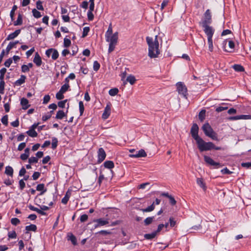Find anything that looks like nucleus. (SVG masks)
<instances>
[{
	"mask_svg": "<svg viewBox=\"0 0 251 251\" xmlns=\"http://www.w3.org/2000/svg\"><path fill=\"white\" fill-rule=\"evenodd\" d=\"M118 92H119V90L117 88H115L111 89L109 91V94L111 96H114L118 94Z\"/></svg>",
	"mask_w": 251,
	"mask_h": 251,
	"instance_id": "nucleus-32",
	"label": "nucleus"
},
{
	"mask_svg": "<svg viewBox=\"0 0 251 251\" xmlns=\"http://www.w3.org/2000/svg\"><path fill=\"white\" fill-rule=\"evenodd\" d=\"M227 108H228L226 106H225V107H224V106H219V107L216 108V111L217 112H221V111H224L225 110H226Z\"/></svg>",
	"mask_w": 251,
	"mask_h": 251,
	"instance_id": "nucleus-57",
	"label": "nucleus"
},
{
	"mask_svg": "<svg viewBox=\"0 0 251 251\" xmlns=\"http://www.w3.org/2000/svg\"><path fill=\"white\" fill-rule=\"evenodd\" d=\"M33 62L37 66H40L42 64V60L39 54L38 53V52H36L35 53Z\"/></svg>",
	"mask_w": 251,
	"mask_h": 251,
	"instance_id": "nucleus-14",
	"label": "nucleus"
},
{
	"mask_svg": "<svg viewBox=\"0 0 251 251\" xmlns=\"http://www.w3.org/2000/svg\"><path fill=\"white\" fill-rule=\"evenodd\" d=\"M37 8L40 10H43L44 8L43 7L42 2L40 1H38L36 3Z\"/></svg>",
	"mask_w": 251,
	"mask_h": 251,
	"instance_id": "nucleus-56",
	"label": "nucleus"
},
{
	"mask_svg": "<svg viewBox=\"0 0 251 251\" xmlns=\"http://www.w3.org/2000/svg\"><path fill=\"white\" fill-rule=\"evenodd\" d=\"M5 82L4 81H0V93L3 94Z\"/></svg>",
	"mask_w": 251,
	"mask_h": 251,
	"instance_id": "nucleus-47",
	"label": "nucleus"
},
{
	"mask_svg": "<svg viewBox=\"0 0 251 251\" xmlns=\"http://www.w3.org/2000/svg\"><path fill=\"white\" fill-rule=\"evenodd\" d=\"M17 6L16 5H14L13 6L12 9L10 12V17L12 20H13V18L14 16L15 11L17 10Z\"/></svg>",
	"mask_w": 251,
	"mask_h": 251,
	"instance_id": "nucleus-41",
	"label": "nucleus"
},
{
	"mask_svg": "<svg viewBox=\"0 0 251 251\" xmlns=\"http://www.w3.org/2000/svg\"><path fill=\"white\" fill-rule=\"evenodd\" d=\"M63 94L64 93L63 92H61V91L59 90V91L56 94V99L59 100L63 99L64 98Z\"/></svg>",
	"mask_w": 251,
	"mask_h": 251,
	"instance_id": "nucleus-45",
	"label": "nucleus"
},
{
	"mask_svg": "<svg viewBox=\"0 0 251 251\" xmlns=\"http://www.w3.org/2000/svg\"><path fill=\"white\" fill-rule=\"evenodd\" d=\"M176 86L178 94L183 97H186L187 94V90L184 84L181 82H179L176 83Z\"/></svg>",
	"mask_w": 251,
	"mask_h": 251,
	"instance_id": "nucleus-6",
	"label": "nucleus"
},
{
	"mask_svg": "<svg viewBox=\"0 0 251 251\" xmlns=\"http://www.w3.org/2000/svg\"><path fill=\"white\" fill-rule=\"evenodd\" d=\"M147 156V153L145 151L141 149L138 151H137L135 153L131 154L129 155L130 157L138 158V157H144Z\"/></svg>",
	"mask_w": 251,
	"mask_h": 251,
	"instance_id": "nucleus-10",
	"label": "nucleus"
},
{
	"mask_svg": "<svg viewBox=\"0 0 251 251\" xmlns=\"http://www.w3.org/2000/svg\"><path fill=\"white\" fill-rule=\"evenodd\" d=\"M38 161V158L35 157H31L28 159V162L30 164L33 163H37Z\"/></svg>",
	"mask_w": 251,
	"mask_h": 251,
	"instance_id": "nucleus-51",
	"label": "nucleus"
},
{
	"mask_svg": "<svg viewBox=\"0 0 251 251\" xmlns=\"http://www.w3.org/2000/svg\"><path fill=\"white\" fill-rule=\"evenodd\" d=\"M70 87V86L69 84L65 83L63 86H62L60 91H61V92H63V93H65Z\"/></svg>",
	"mask_w": 251,
	"mask_h": 251,
	"instance_id": "nucleus-34",
	"label": "nucleus"
},
{
	"mask_svg": "<svg viewBox=\"0 0 251 251\" xmlns=\"http://www.w3.org/2000/svg\"><path fill=\"white\" fill-rule=\"evenodd\" d=\"M197 183L200 187L202 188L204 190H205L206 187H205V184L203 182L202 178H197Z\"/></svg>",
	"mask_w": 251,
	"mask_h": 251,
	"instance_id": "nucleus-28",
	"label": "nucleus"
},
{
	"mask_svg": "<svg viewBox=\"0 0 251 251\" xmlns=\"http://www.w3.org/2000/svg\"><path fill=\"white\" fill-rule=\"evenodd\" d=\"M20 188L21 190H23L25 186V184L23 179L19 181Z\"/></svg>",
	"mask_w": 251,
	"mask_h": 251,
	"instance_id": "nucleus-61",
	"label": "nucleus"
},
{
	"mask_svg": "<svg viewBox=\"0 0 251 251\" xmlns=\"http://www.w3.org/2000/svg\"><path fill=\"white\" fill-rule=\"evenodd\" d=\"M103 165L105 168L109 169H112L114 167V164L112 161H106L104 163Z\"/></svg>",
	"mask_w": 251,
	"mask_h": 251,
	"instance_id": "nucleus-19",
	"label": "nucleus"
},
{
	"mask_svg": "<svg viewBox=\"0 0 251 251\" xmlns=\"http://www.w3.org/2000/svg\"><path fill=\"white\" fill-rule=\"evenodd\" d=\"M126 80L131 85L133 84L136 81L135 77L132 75H130L128 76Z\"/></svg>",
	"mask_w": 251,
	"mask_h": 251,
	"instance_id": "nucleus-27",
	"label": "nucleus"
},
{
	"mask_svg": "<svg viewBox=\"0 0 251 251\" xmlns=\"http://www.w3.org/2000/svg\"><path fill=\"white\" fill-rule=\"evenodd\" d=\"M154 203H153L151 205H150V206L148 207L147 208L142 209H141V210L143 212H149L152 211L154 209Z\"/></svg>",
	"mask_w": 251,
	"mask_h": 251,
	"instance_id": "nucleus-30",
	"label": "nucleus"
},
{
	"mask_svg": "<svg viewBox=\"0 0 251 251\" xmlns=\"http://www.w3.org/2000/svg\"><path fill=\"white\" fill-rule=\"evenodd\" d=\"M26 133L29 136L32 137H35L37 136V133L34 129H30Z\"/></svg>",
	"mask_w": 251,
	"mask_h": 251,
	"instance_id": "nucleus-26",
	"label": "nucleus"
},
{
	"mask_svg": "<svg viewBox=\"0 0 251 251\" xmlns=\"http://www.w3.org/2000/svg\"><path fill=\"white\" fill-rule=\"evenodd\" d=\"M204 28V32L207 36V39H212L213 34L214 33V29L212 26L208 25L201 26Z\"/></svg>",
	"mask_w": 251,
	"mask_h": 251,
	"instance_id": "nucleus-8",
	"label": "nucleus"
},
{
	"mask_svg": "<svg viewBox=\"0 0 251 251\" xmlns=\"http://www.w3.org/2000/svg\"><path fill=\"white\" fill-rule=\"evenodd\" d=\"M202 129L206 136L211 138L213 140H218L217 134L213 130L209 123H206L204 124L202 126Z\"/></svg>",
	"mask_w": 251,
	"mask_h": 251,
	"instance_id": "nucleus-3",
	"label": "nucleus"
},
{
	"mask_svg": "<svg viewBox=\"0 0 251 251\" xmlns=\"http://www.w3.org/2000/svg\"><path fill=\"white\" fill-rule=\"evenodd\" d=\"M5 174L12 177L13 175V168L9 166H6L5 168Z\"/></svg>",
	"mask_w": 251,
	"mask_h": 251,
	"instance_id": "nucleus-18",
	"label": "nucleus"
},
{
	"mask_svg": "<svg viewBox=\"0 0 251 251\" xmlns=\"http://www.w3.org/2000/svg\"><path fill=\"white\" fill-rule=\"evenodd\" d=\"M11 223L12 225L16 226L20 223V221L17 218H14L11 219Z\"/></svg>",
	"mask_w": 251,
	"mask_h": 251,
	"instance_id": "nucleus-42",
	"label": "nucleus"
},
{
	"mask_svg": "<svg viewBox=\"0 0 251 251\" xmlns=\"http://www.w3.org/2000/svg\"><path fill=\"white\" fill-rule=\"evenodd\" d=\"M50 156L48 155L45 157L42 160V163L44 164L47 163L50 161Z\"/></svg>",
	"mask_w": 251,
	"mask_h": 251,
	"instance_id": "nucleus-62",
	"label": "nucleus"
},
{
	"mask_svg": "<svg viewBox=\"0 0 251 251\" xmlns=\"http://www.w3.org/2000/svg\"><path fill=\"white\" fill-rule=\"evenodd\" d=\"M205 110H202L200 111L199 114V117L201 121H203L205 118Z\"/></svg>",
	"mask_w": 251,
	"mask_h": 251,
	"instance_id": "nucleus-35",
	"label": "nucleus"
},
{
	"mask_svg": "<svg viewBox=\"0 0 251 251\" xmlns=\"http://www.w3.org/2000/svg\"><path fill=\"white\" fill-rule=\"evenodd\" d=\"M198 147L201 151H209L214 148V145L212 142H205L201 138L196 142Z\"/></svg>",
	"mask_w": 251,
	"mask_h": 251,
	"instance_id": "nucleus-4",
	"label": "nucleus"
},
{
	"mask_svg": "<svg viewBox=\"0 0 251 251\" xmlns=\"http://www.w3.org/2000/svg\"><path fill=\"white\" fill-rule=\"evenodd\" d=\"M69 240H70L74 245H75L76 243V238L73 234L68 236Z\"/></svg>",
	"mask_w": 251,
	"mask_h": 251,
	"instance_id": "nucleus-43",
	"label": "nucleus"
},
{
	"mask_svg": "<svg viewBox=\"0 0 251 251\" xmlns=\"http://www.w3.org/2000/svg\"><path fill=\"white\" fill-rule=\"evenodd\" d=\"M208 48L210 51H212L213 50V45L212 39H207Z\"/></svg>",
	"mask_w": 251,
	"mask_h": 251,
	"instance_id": "nucleus-39",
	"label": "nucleus"
},
{
	"mask_svg": "<svg viewBox=\"0 0 251 251\" xmlns=\"http://www.w3.org/2000/svg\"><path fill=\"white\" fill-rule=\"evenodd\" d=\"M88 219V216L86 214H83L80 216V220L81 222H84Z\"/></svg>",
	"mask_w": 251,
	"mask_h": 251,
	"instance_id": "nucleus-58",
	"label": "nucleus"
},
{
	"mask_svg": "<svg viewBox=\"0 0 251 251\" xmlns=\"http://www.w3.org/2000/svg\"><path fill=\"white\" fill-rule=\"evenodd\" d=\"M169 221H170V226L171 227H173L175 226L176 221H175V219L174 218L171 217L169 219Z\"/></svg>",
	"mask_w": 251,
	"mask_h": 251,
	"instance_id": "nucleus-63",
	"label": "nucleus"
},
{
	"mask_svg": "<svg viewBox=\"0 0 251 251\" xmlns=\"http://www.w3.org/2000/svg\"><path fill=\"white\" fill-rule=\"evenodd\" d=\"M112 32H113V30H112V25H111V24H110L109 25L108 30H107V31L105 33V37L113 35V34H112Z\"/></svg>",
	"mask_w": 251,
	"mask_h": 251,
	"instance_id": "nucleus-36",
	"label": "nucleus"
},
{
	"mask_svg": "<svg viewBox=\"0 0 251 251\" xmlns=\"http://www.w3.org/2000/svg\"><path fill=\"white\" fill-rule=\"evenodd\" d=\"M94 222L97 223V224L95 225V227L97 228L98 227L106 225L109 223V222L107 220H104L100 218L94 221Z\"/></svg>",
	"mask_w": 251,
	"mask_h": 251,
	"instance_id": "nucleus-12",
	"label": "nucleus"
},
{
	"mask_svg": "<svg viewBox=\"0 0 251 251\" xmlns=\"http://www.w3.org/2000/svg\"><path fill=\"white\" fill-rule=\"evenodd\" d=\"M100 65L97 61H95L93 64V69L95 71H98L100 69Z\"/></svg>",
	"mask_w": 251,
	"mask_h": 251,
	"instance_id": "nucleus-44",
	"label": "nucleus"
},
{
	"mask_svg": "<svg viewBox=\"0 0 251 251\" xmlns=\"http://www.w3.org/2000/svg\"><path fill=\"white\" fill-rule=\"evenodd\" d=\"M89 30H90V28L89 27H84L83 29L82 37H85L88 34V33L89 32Z\"/></svg>",
	"mask_w": 251,
	"mask_h": 251,
	"instance_id": "nucleus-48",
	"label": "nucleus"
},
{
	"mask_svg": "<svg viewBox=\"0 0 251 251\" xmlns=\"http://www.w3.org/2000/svg\"><path fill=\"white\" fill-rule=\"evenodd\" d=\"M153 217L147 218L144 221L145 224L146 225H149V224H151L153 221Z\"/></svg>",
	"mask_w": 251,
	"mask_h": 251,
	"instance_id": "nucleus-40",
	"label": "nucleus"
},
{
	"mask_svg": "<svg viewBox=\"0 0 251 251\" xmlns=\"http://www.w3.org/2000/svg\"><path fill=\"white\" fill-rule=\"evenodd\" d=\"M204 160L206 163L211 166H215L217 168H218L219 165V163L215 162L211 157L208 156L204 155Z\"/></svg>",
	"mask_w": 251,
	"mask_h": 251,
	"instance_id": "nucleus-13",
	"label": "nucleus"
},
{
	"mask_svg": "<svg viewBox=\"0 0 251 251\" xmlns=\"http://www.w3.org/2000/svg\"><path fill=\"white\" fill-rule=\"evenodd\" d=\"M29 69L28 68L26 65H23L22 66V71L23 73H26L29 71Z\"/></svg>",
	"mask_w": 251,
	"mask_h": 251,
	"instance_id": "nucleus-64",
	"label": "nucleus"
},
{
	"mask_svg": "<svg viewBox=\"0 0 251 251\" xmlns=\"http://www.w3.org/2000/svg\"><path fill=\"white\" fill-rule=\"evenodd\" d=\"M13 182V180L12 179H10V178L5 179L4 181V184H5L7 186L11 185Z\"/></svg>",
	"mask_w": 251,
	"mask_h": 251,
	"instance_id": "nucleus-53",
	"label": "nucleus"
},
{
	"mask_svg": "<svg viewBox=\"0 0 251 251\" xmlns=\"http://www.w3.org/2000/svg\"><path fill=\"white\" fill-rule=\"evenodd\" d=\"M146 40L149 46V56L151 58L157 57L160 53L157 36L154 38L147 37Z\"/></svg>",
	"mask_w": 251,
	"mask_h": 251,
	"instance_id": "nucleus-1",
	"label": "nucleus"
},
{
	"mask_svg": "<svg viewBox=\"0 0 251 251\" xmlns=\"http://www.w3.org/2000/svg\"><path fill=\"white\" fill-rule=\"evenodd\" d=\"M50 96L49 95H45L43 99V103H47L50 100Z\"/></svg>",
	"mask_w": 251,
	"mask_h": 251,
	"instance_id": "nucleus-54",
	"label": "nucleus"
},
{
	"mask_svg": "<svg viewBox=\"0 0 251 251\" xmlns=\"http://www.w3.org/2000/svg\"><path fill=\"white\" fill-rule=\"evenodd\" d=\"M40 176V174L39 172H34L32 175L33 180L37 179Z\"/></svg>",
	"mask_w": 251,
	"mask_h": 251,
	"instance_id": "nucleus-60",
	"label": "nucleus"
},
{
	"mask_svg": "<svg viewBox=\"0 0 251 251\" xmlns=\"http://www.w3.org/2000/svg\"><path fill=\"white\" fill-rule=\"evenodd\" d=\"M212 23V15L210 10L207 9L203 14L201 21L200 23L201 26L208 25Z\"/></svg>",
	"mask_w": 251,
	"mask_h": 251,
	"instance_id": "nucleus-5",
	"label": "nucleus"
},
{
	"mask_svg": "<svg viewBox=\"0 0 251 251\" xmlns=\"http://www.w3.org/2000/svg\"><path fill=\"white\" fill-rule=\"evenodd\" d=\"M22 16L21 15L19 14L18 15L17 20L14 22V25H21L22 24Z\"/></svg>",
	"mask_w": 251,
	"mask_h": 251,
	"instance_id": "nucleus-31",
	"label": "nucleus"
},
{
	"mask_svg": "<svg viewBox=\"0 0 251 251\" xmlns=\"http://www.w3.org/2000/svg\"><path fill=\"white\" fill-rule=\"evenodd\" d=\"M58 52L56 50L53 49V52L51 54V58L53 60H56L58 57Z\"/></svg>",
	"mask_w": 251,
	"mask_h": 251,
	"instance_id": "nucleus-38",
	"label": "nucleus"
},
{
	"mask_svg": "<svg viewBox=\"0 0 251 251\" xmlns=\"http://www.w3.org/2000/svg\"><path fill=\"white\" fill-rule=\"evenodd\" d=\"M66 102H67V100H64L62 101H60L58 102V105L60 108H64L65 107Z\"/></svg>",
	"mask_w": 251,
	"mask_h": 251,
	"instance_id": "nucleus-55",
	"label": "nucleus"
},
{
	"mask_svg": "<svg viewBox=\"0 0 251 251\" xmlns=\"http://www.w3.org/2000/svg\"><path fill=\"white\" fill-rule=\"evenodd\" d=\"M1 122L4 125H7L8 124V116L5 115L1 119Z\"/></svg>",
	"mask_w": 251,
	"mask_h": 251,
	"instance_id": "nucleus-50",
	"label": "nucleus"
},
{
	"mask_svg": "<svg viewBox=\"0 0 251 251\" xmlns=\"http://www.w3.org/2000/svg\"><path fill=\"white\" fill-rule=\"evenodd\" d=\"M25 76L22 75L21 77L15 82V84L17 85H22L25 82Z\"/></svg>",
	"mask_w": 251,
	"mask_h": 251,
	"instance_id": "nucleus-23",
	"label": "nucleus"
},
{
	"mask_svg": "<svg viewBox=\"0 0 251 251\" xmlns=\"http://www.w3.org/2000/svg\"><path fill=\"white\" fill-rule=\"evenodd\" d=\"M71 40L68 38H65L64 39V45L65 47H68L71 45Z\"/></svg>",
	"mask_w": 251,
	"mask_h": 251,
	"instance_id": "nucleus-49",
	"label": "nucleus"
},
{
	"mask_svg": "<svg viewBox=\"0 0 251 251\" xmlns=\"http://www.w3.org/2000/svg\"><path fill=\"white\" fill-rule=\"evenodd\" d=\"M58 140L56 137L52 138L51 147L53 149H55L57 146Z\"/></svg>",
	"mask_w": 251,
	"mask_h": 251,
	"instance_id": "nucleus-33",
	"label": "nucleus"
},
{
	"mask_svg": "<svg viewBox=\"0 0 251 251\" xmlns=\"http://www.w3.org/2000/svg\"><path fill=\"white\" fill-rule=\"evenodd\" d=\"M32 12L35 18H39L41 17L40 12L37 10L36 9H33Z\"/></svg>",
	"mask_w": 251,
	"mask_h": 251,
	"instance_id": "nucleus-37",
	"label": "nucleus"
},
{
	"mask_svg": "<svg viewBox=\"0 0 251 251\" xmlns=\"http://www.w3.org/2000/svg\"><path fill=\"white\" fill-rule=\"evenodd\" d=\"M79 108L80 111V115H81L84 112V108L83 102L80 101L79 102Z\"/></svg>",
	"mask_w": 251,
	"mask_h": 251,
	"instance_id": "nucleus-46",
	"label": "nucleus"
},
{
	"mask_svg": "<svg viewBox=\"0 0 251 251\" xmlns=\"http://www.w3.org/2000/svg\"><path fill=\"white\" fill-rule=\"evenodd\" d=\"M111 104L110 102H108L106 107L104 108V110L102 115V118L104 120L107 119L111 114Z\"/></svg>",
	"mask_w": 251,
	"mask_h": 251,
	"instance_id": "nucleus-9",
	"label": "nucleus"
},
{
	"mask_svg": "<svg viewBox=\"0 0 251 251\" xmlns=\"http://www.w3.org/2000/svg\"><path fill=\"white\" fill-rule=\"evenodd\" d=\"M199 127L196 124H194L191 129V133L193 138L198 141L201 138L198 135Z\"/></svg>",
	"mask_w": 251,
	"mask_h": 251,
	"instance_id": "nucleus-7",
	"label": "nucleus"
},
{
	"mask_svg": "<svg viewBox=\"0 0 251 251\" xmlns=\"http://www.w3.org/2000/svg\"><path fill=\"white\" fill-rule=\"evenodd\" d=\"M66 116V114H65L63 110H59L56 115L55 118L57 119L61 120L64 117Z\"/></svg>",
	"mask_w": 251,
	"mask_h": 251,
	"instance_id": "nucleus-20",
	"label": "nucleus"
},
{
	"mask_svg": "<svg viewBox=\"0 0 251 251\" xmlns=\"http://www.w3.org/2000/svg\"><path fill=\"white\" fill-rule=\"evenodd\" d=\"M45 186L44 184H39L36 187V190L39 191H42L40 195H43L46 191V189H44Z\"/></svg>",
	"mask_w": 251,
	"mask_h": 251,
	"instance_id": "nucleus-22",
	"label": "nucleus"
},
{
	"mask_svg": "<svg viewBox=\"0 0 251 251\" xmlns=\"http://www.w3.org/2000/svg\"><path fill=\"white\" fill-rule=\"evenodd\" d=\"M106 41L109 43L108 52L113 51L117 45L118 39V33H114L113 35L105 37Z\"/></svg>",
	"mask_w": 251,
	"mask_h": 251,
	"instance_id": "nucleus-2",
	"label": "nucleus"
},
{
	"mask_svg": "<svg viewBox=\"0 0 251 251\" xmlns=\"http://www.w3.org/2000/svg\"><path fill=\"white\" fill-rule=\"evenodd\" d=\"M37 229V226L35 225H30L25 226V230L27 232L29 231H35Z\"/></svg>",
	"mask_w": 251,
	"mask_h": 251,
	"instance_id": "nucleus-25",
	"label": "nucleus"
},
{
	"mask_svg": "<svg viewBox=\"0 0 251 251\" xmlns=\"http://www.w3.org/2000/svg\"><path fill=\"white\" fill-rule=\"evenodd\" d=\"M156 232H153L151 233L146 234L144 235V237L147 239H151L155 237L156 235Z\"/></svg>",
	"mask_w": 251,
	"mask_h": 251,
	"instance_id": "nucleus-29",
	"label": "nucleus"
},
{
	"mask_svg": "<svg viewBox=\"0 0 251 251\" xmlns=\"http://www.w3.org/2000/svg\"><path fill=\"white\" fill-rule=\"evenodd\" d=\"M19 42L18 41L15 42H11L8 45L6 49V53L8 54L10 50L13 48L16 47V45L18 44Z\"/></svg>",
	"mask_w": 251,
	"mask_h": 251,
	"instance_id": "nucleus-17",
	"label": "nucleus"
},
{
	"mask_svg": "<svg viewBox=\"0 0 251 251\" xmlns=\"http://www.w3.org/2000/svg\"><path fill=\"white\" fill-rule=\"evenodd\" d=\"M106 153L102 148H100L98 152V162L101 163L105 158Z\"/></svg>",
	"mask_w": 251,
	"mask_h": 251,
	"instance_id": "nucleus-11",
	"label": "nucleus"
},
{
	"mask_svg": "<svg viewBox=\"0 0 251 251\" xmlns=\"http://www.w3.org/2000/svg\"><path fill=\"white\" fill-rule=\"evenodd\" d=\"M26 146V143L25 142L21 143L19 144L18 147V150L19 151H22Z\"/></svg>",
	"mask_w": 251,
	"mask_h": 251,
	"instance_id": "nucleus-52",
	"label": "nucleus"
},
{
	"mask_svg": "<svg viewBox=\"0 0 251 251\" xmlns=\"http://www.w3.org/2000/svg\"><path fill=\"white\" fill-rule=\"evenodd\" d=\"M21 30L20 29L16 30L14 32L10 34L6 38V40H10L14 39L16 38L20 33Z\"/></svg>",
	"mask_w": 251,
	"mask_h": 251,
	"instance_id": "nucleus-15",
	"label": "nucleus"
},
{
	"mask_svg": "<svg viewBox=\"0 0 251 251\" xmlns=\"http://www.w3.org/2000/svg\"><path fill=\"white\" fill-rule=\"evenodd\" d=\"M247 115H240V116H233L230 117L228 118L229 120L233 121V120H238L240 119H246V117H247Z\"/></svg>",
	"mask_w": 251,
	"mask_h": 251,
	"instance_id": "nucleus-21",
	"label": "nucleus"
},
{
	"mask_svg": "<svg viewBox=\"0 0 251 251\" xmlns=\"http://www.w3.org/2000/svg\"><path fill=\"white\" fill-rule=\"evenodd\" d=\"M12 63V59L11 58H9L5 62L4 65L6 67H9Z\"/></svg>",
	"mask_w": 251,
	"mask_h": 251,
	"instance_id": "nucleus-59",
	"label": "nucleus"
},
{
	"mask_svg": "<svg viewBox=\"0 0 251 251\" xmlns=\"http://www.w3.org/2000/svg\"><path fill=\"white\" fill-rule=\"evenodd\" d=\"M232 68L234 69L236 72H243L244 71V67L241 65L239 64H235L232 66Z\"/></svg>",
	"mask_w": 251,
	"mask_h": 251,
	"instance_id": "nucleus-24",
	"label": "nucleus"
},
{
	"mask_svg": "<svg viewBox=\"0 0 251 251\" xmlns=\"http://www.w3.org/2000/svg\"><path fill=\"white\" fill-rule=\"evenodd\" d=\"M21 104L22 105L23 109L25 110L27 109L30 106V105L28 104V100L24 98L21 100Z\"/></svg>",
	"mask_w": 251,
	"mask_h": 251,
	"instance_id": "nucleus-16",
	"label": "nucleus"
}]
</instances>
